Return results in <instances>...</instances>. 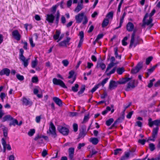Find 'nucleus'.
I'll return each mask as SVG.
<instances>
[{
  "label": "nucleus",
  "instance_id": "680f3d73",
  "mask_svg": "<svg viewBox=\"0 0 160 160\" xmlns=\"http://www.w3.org/2000/svg\"><path fill=\"white\" fill-rule=\"evenodd\" d=\"M74 74V72L73 71H70L69 73V76H68V78L69 79L71 78L73 76Z\"/></svg>",
  "mask_w": 160,
  "mask_h": 160
},
{
  "label": "nucleus",
  "instance_id": "37998d69",
  "mask_svg": "<svg viewBox=\"0 0 160 160\" xmlns=\"http://www.w3.org/2000/svg\"><path fill=\"white\" fill-rule=\"evenodd\" d=\"M35 131L34 129H30V131L28 132V134L29 136H32L35 133Z\"/></svg>",
  "mask_w": 160,
  "mask_h": 160
},
{
  "label": "nucleus",
  "instance_id": "c9c22d12",
  "mask_svg": "<svg viewBox=\"0 0 160 160\" xmlns=\"http://www.w3.org/2000/svg\"><path fill=\"white\" fill-rule=\"evenodd\" d=\"M60 34V32L58 31H57L56 32V34L54 35L53 38L55 40L58 39L59 37Z\"/></svg>",
  "mask_w": 160,
  "mask_h": 160
},
{
  "label": "nucleus",
  "instance_id": "b1692460",
  "mask_svg": "<svg viewBox=\"0 0 160 160\" xmlns=\"http://www.w3.org/2000/svg\"><path fill=\"white\" fill-rule=\"evenodd\" d=\"M73 1V3H77L78 2V0H68L67 2V6L68 8L71 7Z\"/></svg>",
  "mask_w": 160,
  "mask_h": 160
},
{
  "label": "nucleus",
  "instance_id": "9b49d317",
  "mask_svg": "<svg viewBox=\"0 0 160 160\" xmlns=\"http://www.w3.org/2000/svg\"><path fill=\"white\" fill-rule=\"evenodd\" d=\"M13 37L18 41H19L21 39V35L17 30H14L12 32Z\"/></svg>",
  "mask_w": 160,
  "mask_h": 160
},
{
  "label": "nucleus",
  "instance_id": "0e129e2a",
  "mask_svg": "<svg viewBox=\"0 0 160 160\" xmlns=\"http://www.w3.org/2000/svg\"><path fill=\"white\" fill-rule=\"evenodd\" d=\"M113 12L111 11L108 13L107 15V17L108 18H112L113 16Z\"/></svg>",
  "mask_w": 160,
  "mask_h": 160
},
{
  "label": "nucleus",
  "instance_id": "473e14b6",
  "mask_svg": "<svg viewBox=\"0 0 160 160\" xmlns=\"http://www.w3.org/2000/svg\"><path fill=\"white\" fill-rule=\"evenodd\" d=\"M60 15V14L58 10L57 11V13L56 15V21H55V23L57 24H58V23L59 20V19Z\"/></svg>",
  "mask_w": 160,
  "mask_h": 160
},
{
  "label": "nucleus",
  "instance_id": "a211bd4d",
  "mask_svg": "<svg viewBox=\"0 0 160 160\" xmlns=\"http://www.w3.org/2000/svg\"><path fill=\"white\" fill-rule=\"evenodd\" d=\"M130 80V78L126 77L125 78H122V79L120 80L118 82L119 84H123L128 82V81H129Z\"/></svg>",
  "mask_w": 160,
  "mask_h": 160
},
{
  "label": "nucleus",
  "instance_id": "338daca9",
  "mask_svg": "<svg viewBox=\"0 0 160 160\" xmlns=\"http://www.w3.org/2000/svg\"><path fill=\"white\" fill-rule=\"evenodd\" d=\"M133 113V111H132L129 112L127 115L126 117L128 118H130L131 117V116Z\"/></svg>",
  "mask_w": 160,
  "mask_h": 160
},
{
  "label": "nucleus",
  "instance_id": "49530a36",
  "mask_svg": "<svg viewBox=\"0 0 160 160\" xmlns=\"http://www.w3.org/2000/svg\"><path fill=\"white\" fill-rule=\"evenodd\" d=\"M103 35L102 34H98L96 39L95 42H98L100 39L103 38Z\"/></svg>",
  "mask_w": 160,
  "mask_h": 160
},
{
  "label": "nucleus",
  "instance_id": "f3484780",
  "mask_svg": "<svg viewBox=\"0 0 160 160\" xmlns=\"http://www.w3.org/2000/svg\"><path fill=\"white\" fill-rule=\"evenodd\" d=\"M53 100L57 105L60 107L62 106V101L59 98L57 97H54L53 98Z\"/></svg>",
  "mask_w": 160,
  "mask_h": 160
},
{
  "label": "nucleus",
  "instance_id": "ea45409f",
  "mask_svg": "<svg viewBox=\"0 0 160 160\" xmlns=\"http://www.w3.org/2000/svg\"><path fill=\"white\" fill-rule=\"evenodd\" d=\"M79 86L78 84H76L74 86L72 87V90L74 92H77L78 91V88Z\"/></svg>",
  "mask_w": 160,
  "mask_h": 160
},
{
  "label": "nucleus",
  "instance_id": "72a5a7b5",
  "mask_svg": "<svg viewBox=\"0 0 160 160\" xmlns=\"http://www.w3.org/2000/svg\"><path fill=\"white\" fill-rule=\"evenodd\" d=\"M113 121L114 120L112 118H110L106 121V124L108 126H109L111 124Z\"/></svg>",
  "mask_w": 160,
  "mask_h": 160
},
{
  "label": "nucleus",
  "instance_id": "3c124183",
  "mask_svg": "<svg viewBox=\"0 0 160 160\" xmlns=\"http://www.w3.org/2000/svg\"><path fill=\"white\" fill-rule=\"evenodd\" d=\"M24 52V51L23 49L22 48H21L20 49V52H19V58L21 57L22 59L24 58V56L23 55V53Z\"/></svg>",
  "mask_w": 160,
  "mask_h": 160
},
{
  "label": "nucleus",
  "instance_id": "e433bc0d",
  "mask_svg": "<svg viewBox=\"0 0 160 160\" xmlns=\"http://www.w3.org/2000/svg\"><path fill=\"white\" fill-rule=\"evenodd\" d=\"M38 63V61L36 58L34 60L32 61V67L34 68L37 65Z\"/></svg>",
  "mask_w": 160,
  "mask_h": 160
},
{
  "label": "nucleus",
  "instance_id": "79ce46f5",
  "mask_svg": "<svg viewBox=\"0 0 160 160\" xmlns=\"http://www.w3.org/2000/svg\"><path fill=\"white\" fill-rule=\"evenodd\" d=\"M85 89V86H82L80 90L78 92V94L79 95L82 94L84 92Z\"/></svg>",
  "mask_w": 160,
  "mask_h": 160
},
{
  "label": "nucleus",
  "instance_id": "bb28decb",
  "mask_svg": "<svg viewBox=\"0 0 160 160\" xmlns=\"http://www.w3.org/2000/svg\"><path fill=\"white\" fill-rule=\"evenodd\" d=\"M86 133V130L84 129H82L81 131L80 132L79 134V138H83Z\"/></svg>",
  "mask_w": 160,
  "mask_h": 160
},
{
  "label": "nucleus",
  "instance_id": "0eeeda50",
  "mask_svg": "<svg viewBox=\"0 0 160 160\" xmlns=\"http://www.w3.org/2000/svg\"><path fill=\"white\" fill-rule=\"evenodd\" d=\"M58 129L61 133L64 135H67L69 132L68 128L61 126H58Z\"/></svg>",
  "mask_w": 160,
  "mask_h": 160
},
{
  "label": "nucleus",
  "instance_id": "20e7f679",
  "mask_svg": "<svg viewBox=\"0 0 160 160\" xmlns=\"http://www.w3.org/2000/svg\"><path fill=\"white\" fill-rule=\"evenodd\" d=\"M114 65V62H111L110 63H109L108 64L105 72L106 73V75L108 76H110L111 74H113L115 72L116 69V67H114V68H113V69L110 72H108V71L112 67H113Z\"/></svg>",
  "mask_w": 160,
  "mask_h": 160
},
{
  "label": "nucleus",
  "instance_id": "6e6552de",
  "mask_svg": "<svg viewBox=\"0 0 160 160\" xmlns=\"http://www.w3.org/2000/svg\"><path fill=\"white\" fill-rule=\"evenodd\" d=\"M135 87V81L131 80L128 83L127 87L125 89V90L127 91H128L131 89L134 88Z\"/></svg>",
  "mask_w": 160,
  "mask_h": 160
},
{
  "label": "nucleus",
  "instance_id": "393cba45",
  "mask_svg": "<svg viewBox=\"0 0 160 160\" xmlns=\"http://www.w3.org/2000/svg\"><path fill=\"white\" fill-rule=\"evenodd\" d=\"M83 5L78 3V5L75 8L74 11L78 12L82 8Z\"/></svg>",
  "mask_w": 160,
  "mask_h": 160
},
{
  "label": "nucleus",
  "instance_id": "39448f33",
  "mask_svg": "<svg viewBox=\"0 0 160 160\" xmlns=\"http://www.w3.org/2000/svg\"><path fill=\"white\" fill-rule=\"evenodd\" d=\"M47 133H50L52 135V137L54 138L56 137V128L54 124L52 122H51L49 126V131H47Z\"/></svg>",
  "mask_w": 160,
  "mask_h": 160
},
{
  "label": "nucleus",
  "instance_id": "1a4fd4ad",
  "mask_svg": "<svg viewBox=\"0 0 160 160\" xmlns=\"http://www.w3.org/2000/svg\"><path fill=\"white\" fill-rule=\"evenodd\" d=\"M70 39L71 38L70 37H67L66 40H64L59 43V46L61 47H67V45H69L68 43Z\"/></svg>",
  "mask_w": 160,
  "mask_h": 160
},
{
  "label": "nucleus",
  "instance_id": "423d86ee",
  "mask_svg": "<svg viewBox=\"0 0 160 160\" xmlns=\"http://www.w3.org/2000/svg\"><path fill=\"white\" fill-rule=\"evenodd\" d=\"M52 82L55 85H59L64 88H67L64 82L60 79L55 78L53 79Z\"/></svg>",
  "mask_w": 160,
  "mask_h": 160
},
{
  "label": "nucleus",
  "instance_id": "a18cd8bd",
  "mask_svg": "<svg viewBox=\"0 0 160 160\" xmlns=\"http://www.w3.org/2000/svg\"><path fill=\"white\" fill-rule=\"evenodd\" d=\"M152 56L149 57L147 58L146 61V64L148 65L149 64L151 61L152 59Z\"/></svg>",
  "mask_w": 160,
  "mask_h": 160
},
{
  "label": "nucleus",
  "instance_id": "f704fd0d",
  "mask_svg": "<svg viewBox=\"0 0 160 160\" xmlns=\"http://www.w3.org/2000/svg\"><path fill=\"white\" fill-rule=\"evenodd\" d=\"M22 101L23 104L26 106L29 105L30 103V102L25 98H23Z\"/></svg>",
  "mask_w": 160,
  "mask_h": 160
},
{
  "label": "nucleus",
  "instance_id": "f03ea898",
  "mask_svg": "<svg viewBox=\"0 0 160 160\" xmlns=\"http://www.w3.org/2000/svg\"><path fill=\"white\" fill-rule=\"evenodd\" d=\"M155 12V10L154 9L149 15L148 13L146 14L143 19L142 26H144L145 25H150V27L153 26V24H150L152 20V17L154 14Z\"/></svg>",
  "mask_w": 160,
  "mask_h": 160
},
{
  "label": "nucleus",
  "instance_id": "cd10ccee",
  "mask_svg": "<svg viewBox=\"0 0 160 160\" xmlns=\"http://www.w3.org/2000/svg\"><path fill=\"white\" fill-rule=\"evenodd\" d=\"M120 119L119 118L115 121L112 125L109 128V129H113L117 127V124L118 122H119Z\"/></svg>",
  "mask_w": 160,
  "mask_h": 160
},
{
  "label": "nucleus",
  "instance_id": "7ed1b4c3",
  "mask_svg": "<svg viewBox=\"0 0 160 160\" xmlns=\"http://www.w3.org/2000/svg\"><path fill=\"white\" fill-rule=\"evenodd\" d=\"M85 14V12H81L75 16V19L77 23H80L82 22L83 25H85L87 23L88 20L87 16Z\"/></svg>",
  "mask_w": 160,
  "mask_h": 160
},
{
  "label": "nucleus",
  "instance_id": "8fccbe9b",
  "mask_svg": "<svg viewBox=\"0 0 160 160\" xmlns=\"http://www.w3.org/2000/svg\"><path fill=\"white\" fill-rule=\"evenodd\" d=\"M17 78L19 80L22 81L24 80V78L22 75H21L19 74H17L16 75Z\"/></svg>",
  "mask_w": 160,
  "mask_h": 160
},
{
  "label": "nucleus",
  "instance_id": "603ef678",
  "mask_svg": "<svg viewBox=\"0 0 160 160\" xmlns=\"http://www.w3.org/2000/svg\"><path fill=\"white\" fill-rule=\"evenodd\" d=\"M128 39V38L127 37H125L122 41V44L124 46H126L127 44V43L126 42Z\"/></svg>",
  "mask_w": 160,
  "mask_h": 160
},
{
  "label": "nucleus",
  "instance_id": "a19ab883",
  "mask_svg": "<svg viewBox=\"0 0 160 160\" xmlns=\"http://www.w3.org/2000/svg\"><path fill=\"white\" fill-rule=\"evenodd\" d=\"M58 5H56L55 6H53L51 8V11L52 13V14H54L56 12Z\"/></svg>",
  "mask_w": 160,
  "mask_h": 160
},
{
  "label": "nucleus",
  "instance_id": "9d476101",
  "mask_svg": "<svg viewBox=\"0 0 160 160\" xmlns=\"http://www.w3.org/2000/svg\"><path fill=\"white\" fill-rule=\"evenodd\" d=\"M118 84V82L111 80L109 82V88L110 90L113 89L117 87Z\"/></svg>",
  "mask_w": 160,
  "mask_h": 160
},
{
  "label": "nucleus",
  "instance_id": "69168bd1",
  "mask_svg": "<svg viewBox=\"0 0 160 160\" xmlns=\"http://www.w3.org/2000/svg\"><path fill=\"white\" fill-rule=\"evenodd\" d=\"M48 154L47 151L45 149L43 150L42 153V155L43 157H45Z\"/></svg>",
  "mask_w": 160,
  "mask_h": 160
},
{
  "label": "nucleus",
  "instance_id": "58836bf2",
  "mask_svg": "<svg viewBox=\"0 0 160 160\" xmlns=\"http://www.w3.org/2000/svg\"><path fill=\"white\" fill-rule=\"evenodd\" d=\"M124 71V69L123 68H118L117 70V73L120 75L122 74Z\"/></svg>",
  "mask_w": 160,
  "mask_h": 160
},
{
  "label": "nucleus",
  "instance_id": "4c0bfd02",
  "mask_svg": "<svg viewBox=\"0 0 160 160\" xmlns=\"http://www.w3.org/2000/svg\"><path fill=\"white\" fill-rule=\"evenodd\" d=\"M118 49L117 48H114V51L115 52V55L116 58H118L119 59L121 58V55L118 56Z\"/></svg>",
  "mask_w": 160,
  "mask_h": 160
},
{
  "label": "nucleus",
  "instance_id": "5701e85b",
  "mask_svg": "<svg viewBox=\"0 0 160 160\" xmlns=\"http://www.w3.org/2000/svg\"><path fill=\"white\" fill-rule=\"evenodd\" d=\"M89 141L93 144L96 145L98 143L99 140L97 138H91L90 139Z\"/></svg>",
  "mask_w": 160,
  "mask_h": 160
},
{
  "label": "nucleus",
  "instance_id": "052dcab7",
  "mask_svg": "<svg viewBox=\"0 0 160 160\" xmlns=\"http://www.w3.org/2000/svg\"><path fill=\"white\" fill-rule=\"evenodd\" d=\"M122 149L120 148L116 149L114 150V154L115 155H117L119 153V152L121 151Z\"/></svg>",
  "mask_w": 160,
  "mask_h": 160
},
{
  "label": "nucleus",
  "instance_id": "bf43d9fd",
  "mask_svg": "<svg viewBox=\"0 0 160 160\" xmlns=\"http://www.w3.org/2000/svg\"><path fill=\"white\" fill-rule=\"evenodd\" d=\"M109 78H107L104 79H103L101 82L102 85L103 86L107 82Z\"/></svg>",
  "mask_w": 160,
  "mask_h": 160
},
{
  "label": "nucleus",
  "instance_id": "4468645a",
  "mask_svg": "<svg viewBox=\"0 0 160 160\" xmlns=\"http://www.w3.org/2000/svg\"><path fill=\"white\" fill-rule=\"evenodd\" d=\"M74 148H70L68 149V156L71 160H72L74 156Z\"/></svg>",
  "mask_w": 160,
  "mask_h": 160
},
{
  "label": "nucleus",
  "instance_id": "a878e982",
  "mask_svg": "<svg viewBox=\"0 0 160 160\" xmlns=\"http://www.w3.org/2000/svg\"><path fill=\"white\" fill-rule=\"evenodd\" d=\"M142 41V39L140 38V37L138 36L136 38V40H135L134 42V45L133 46L134 47H135L136 46L139 44V42L141 41Z\"/></svg>",
  "mask_w": 160,
  "mask_h": 160
},
{
  "label": "nucleus",
  "instance_id": "ddd939ff",
  "mask_svg": "<svg viewBox=\"0 0 160 160\" xmlns=\"http://www.w3.org/2000/svg\"><path fill=\"white\" fill-rule=\"evenodd\" d=\"M10 73V70L7 68H4L0 72V75L2 76L4 75H6L7 76H9Z\"/></svg>",
  "mask_w": 160,
  "mask_h": 160
},
{
  "label": "nucleus",
  "instance_id": "864d4df0",
  "mask_svg": "<svg viewBox=\"0 0 160 160\" xmlns=\"http://www.w3.org/2000/svg\"><path fill=\"white\" fill-rule=\"evenodd\" d=\"M139 70L136 67L135 68H133L131 70V72L133 74H135L139 71Z\"/></svg>",
  "mask_w": 160,
  "mask_h": 160
},
{
  "label": "nucleus",
  "instance_id": "c03bdc74",
  "mask_svg": "<svg viewBox=\"0 0 160 160\" xmlns=\"http://www.w3.org/2000/svg\"><path fill=\"white\" fill-rule=\"evenodd\" d=\"M149 148L150 150L152 151L155 149V145L153 143H150L149 144Z\"/></svg>",
  "mask_w": 160,
  "mask_h": 160
},
{
  "label": "nucleus",
  "instance_id": "6ab92c4d",
  "mask_svg": "<svg viewBox=\"0 0 160 160\" xmlns=\"http://www.w3.org/2000/svg\"><path fill=\"white\" fill-rule=\"evenodd\" d=\"M19 59L20 60L22 61V62L23 64L25 67H26L28 65V60L29 59V58L26 59L25 57L24 56V58L23 59H22L21 57Z\"/></svg>",
  "mask_w": 160,
  "mask_h": 160
},
{
  "label": "nucleus",
  "instance_id": "7c9ffc66",
  "mask_svg": "<svg viewBox=\"0 0 160 160\" xmlns=\"http://www.w3.org/2000/svg\"><path fill=\"white\" fill-rule=\"evenodd\" d=\"M12 121L10 122L9 125L10 126H11L12 125L15 126L16 125L18 124V122L17 119H14L12 120Z\"/></svg>",
  "mask_w": 160,
  "mask_h": 160
},
{
  "label": "nucleus",
  "instance_id": "09e8293b",
  "mask_svg": "<svg viewBox=\"0 0 160 160\" xmlns=\"http://www.w3.org/2000/svg\"><path fill=\"white\" fill-rule=\"evenodd\" d=\"M155 81V79L154 78H153L152 79L150 80V81L149 83L148 84V87L149 88H151L152 87L153 85V82Z\"/></svg>",
  "mask_w": 160,
  "mask_h": 160
},
{
  "label": "nucleus",
  "instance_id": "aec40b11",
  "mask_svg": "<svg viewBox=\"0 0 160 160\" xmlns=\"http://www.w3.org/2000/svg\"><path fill=\"white\" fill-rule=\"evenodd\" d=\"M106 66L105 64L102 62H98L97 64V67L98 68H100L102 70L104 69Z\"/></svg>",
  "mask_w": 160,
  "mask_h": 160
},
{
  "label": "nucleus",
  "instance_id": "4d7b16f0",
  "mask_svg": "<svg viewBox=\"0 0 160 160\" xmlns=\"http://www.w3.org/2000/svg\"><path fill=\"white\" fill-rule=\"evenodd\" d=\"M73 129L75 132H76L78 130V125L76 123H74L73 125Z\"/></svg>",
  "mask_w": 160,
  "mask_h": 160
},
{
  "label": "nucleus",
  "instance_id": "774afa93",
  "mask_svg": "<svg viewBox=\"0 0 160 160\" xmlns=\"http://www.w3.org/2000/svg\"><path fill=\"white\" fill-rule=\"evenodd\" d=\"M85 145V144L84 143H79L78 147V149H81L82 147H84Z\"/></svg>",
  "mask_w": 160,
  "mask_h": 160
},
{
  "label": "nucleus",
  "instance_id": "6e6d98bb",
  "mask_svg": "<svg viewBox=\"0 0 160 160\" xmlns=\"http://www.w3.org/2000/svg\"><path fill=\"white\" fill-rule=\"evenodd\" d=\"M32 81L33 83H36L38 81V79L37 77H33L32 79Z\"/></svg>",
  "mask_w": 160,
  "mask_h": 160
},
{
  "label": "nucleus",
  "instance_id": "2f4dec72",
  "mask_svg": "<svg viewBox=\"0 0 160 160\" xmlns=\"http://www.w3.org/2000/svg\"><path fill=\"white\" fill-rule=\"evenodd\" d=\"M2 129L3 132L4 136L5 137H6L8 136V128L5 127L4 126H3Z\"/></svg>",
  "mask_w": 160,
  "mask_h": 160
},
{
  "label": "nucleus",
  "instance_id": "5fc2aeb1",
  "mask_svg": "<svg viewBox=\"0 0 160 160\" xmlns=\"http://www.w3.org/2000/svg\"><path fill=\"white\" fill-rule=\"evenodd\" d=\"M142 62H139L137 64L136 66V67L139 70H140L142 68Z\"/></svg>",
  "mask_w": 160,
  "mask_h": 160
},
{
  "label": "nucleus",
  "instance_id": "e2e57ef3",
  "mask_svg": "<svg viewBox=\"0 0 160 160\" xmlns=\"http://www.w3.org/2000/svg\"><path fill=\"white\" fill-rule=\"evenodd\" d=\"M29 41L30 42V43L32 46V47H34L35 45L34 43H33V41L32 40V38H29Z\"/></svg>",
  "mask_w": 160,
  "mask_h": 160
},
{
  "label": "nucleus",
  "instance_id": "de8ad7c7",
  "mask_svg": "<svg viewBox=\"0 0 160 160\" xmlns=\"http://www.w3.org/2000/svg\"><path fill=\"white\" fill-rule=\"evenodd\" d=\"M62 63L65 67H67L68 65L69 62L67 60L65 59L62 61Z\"/></svg>",
  "mask_w": 160,
  "mask_h": 160
},
{
  "label": "nucleus",
  "instance_id": "c85d7f7f",
  "mask_svg": "<svg viewBox=\"0 0 160 160\" xmlns=\"http://www.w3.org/2000/svg\"><path fill=\"white\" fill-rule=\"evenodd\" d=\"M109 23V20L107 18H105L103 20L102 23V27L103 28H104L106 27Z\"/></svg>",
  "mask_w": 160,
  "mask_h": 160
},
{
  "label": "nucleus",
  "instance_id": "412c9836",
  "mask_svg": "<svg viewBox=\"0 0 160 160\" xmlns=\"http://www.w3.org/2000/svg\"><path fill=\"white\" fill-rule=\"evenodd\" d=\"M13 119V118L10 115H7L4 117L2 118V122H4L6 121H11Z\"/></svg>",
  "mask_w": 160,
  "mask_h": 160
},
{
  "label": "nucleus",
  "instance_id": "f257e3e1",
  "mask_svg": "<svg viewBox=\"0 0 160 160\" xmlns=\"http://www.w3.org/2000/svg\"><path fill=\"white\" fill-rule=\"evenodd\" d=\"M148 125L150 127H152L153 125L156 126V127L153 129L152 137L155 138L157 136L158 131L159 130V126H160V119H156L152 121L151 118H149L148 120Z\"/></svg>",
  "mask_w": 160,
  "mask_h": 160
},
{
  "label": "nucleus",
  "instance_id": "c756f323",
  "mask_svg": "<svg viewBox=\"0 0 160 160\" xmlns=\"http://www.w3.org/2000/svg\"><path fill=\"white\" fill-rule=\"evenodd\" d=\"M157 67V65H155L153 66L151 68L148 69V72L147 73V74L148 75V76L147 77L150 75L154 70Z\"/></svg>",
  "mask_w": 160,
  "mask_h": 160
},
{
  "label": "nucleus",
  "instance_id": "f8f14e48",
  "mask_svg": "<svg viewBox=\"0 0 160 160\" xmlns=\"http://www.w3.org/2000/svg\"><path fill=\"white\" fill-rule=\"evenodd\" d=\"M55 19L54 16L52 14H48L46 16V20H47L49 23H53Z\"/></svg>",
  "mask_w": 160,
  "mask_h": 160
},
{
  "label": "nucleus",
  "instance_id": "4be33fe9",
  "mask_svg": "<svg viewBox=\"0 0 160 160\" xmlns=\"http://www.w3.org/2000/svg\"><path fill=\"white\" fill-rule=\"evenodd\" d=\"M130 155L129 152H125L124 155L122 156L119 160H127L128 159Z\"/></svg>",
  "mask_w": 160,
  "mask_h": 160
},
{
  "label": "nucleus",
  "instance_id": "2eb2a0df",
  "mask_svg": "<svg viewBox=\"0 0 160 160\" xmlns=\"http://www.w3.org/2000/svg\"><path fill=\"white\" fill-rule=\"evenodd\" d=\"M135 31H133L131 36V38L129 45V48H131L134 45V42L135 41Z\"/></svg>",
  "mask_w": 160,
  "mask_h": 160
},
{
  "label": "nucleus",
  "instance_id": "dca6fc26",
  "mask_svg": "<svg viewBox=\"0 0 160 160\" xmlns=\"http://www.w3.org/2000/svg\"><path fill=\"white\" fill-rule=\"evenodd\" d=\"M134 28L133 24L131 22H128L126 28L128 32L132 31Z\"/></svg>",
  "mask_w": 160,
  "mask_h": 160
},
{
  "label": "nucleus",
  "instance_id": "13d9d810",
  "mask_svg": "<svg viewBox=\"0 0 160 160\" xmlns=\"http://www.w3.org/2000/svg\"><path fill=\"white\" fill-rule=\"evenodd\" d=\"M24 26L26 30H28V28L30 29L32 28L31 25L28 24H25Z\"/></svg>",
  "mask_w": 160,
  "mask_h": 160
}]
</instances>
